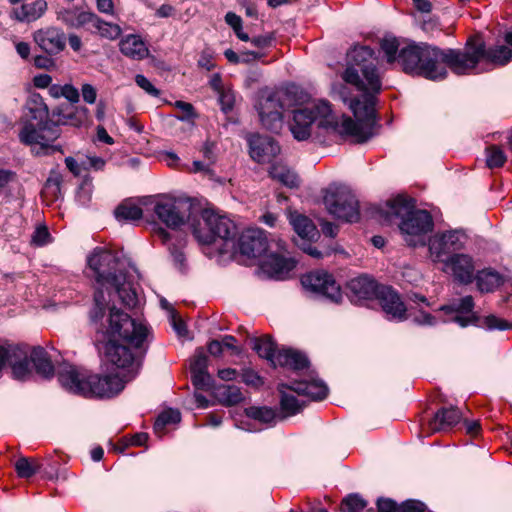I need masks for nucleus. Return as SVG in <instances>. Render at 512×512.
<instances>
[{
	"label": "nucleus",
	"instance_id": "obj_1",
	"mask_svg": "<svg viewBox=\"0 0 512 512\" xmlns=\"http://www.w3.org/2000/svg\"><path fill=\"white\" fill-rule=\"evenodd\" d=\"M342 79L363 92L361 98L348 99L344 95L345 87L340 91L341 99L348 103L357 121L344 116L339 119L327 101H319L293 112L290 130L295 139H308L315 121H318L319 127L332 129L342 136L351 137L357 143H364L373 137L376 124V94L381 91L382 84L376 67V58L370 47L355 46L349 51Z\"/></svg>",
	"mask_w": 512,
	"mask_h": 512
},
{
	"label": "nucleus",
	"instance_id": "obj_2",
	"mask_svg": "<svg viewBox=\"0 0 512 512\" xmlns=\"http://www.w3.org/2000/svg\"><path fill=\"white\" fill-rule=\"evenodd\" d=\"M105 358L113 366L124 368L133 363V349H141L148 336V328L127 313L112 307L106 330Z\"/></svg>",
	"mask_w": 512,
	"mask_h": 512
},
{
	"label": "nucleus",
	"instance_id": "obj_3",
	"mask_svg": "<svg viewBox=\"0 0 512 512\" xmlns=\"http://www.w3.org/2000/svg\"><path fill=\"white\" fill-rule=\"evenodd\" d=\"M385 220L400 219L398 227L407 245L425 246L428 234L433 230L434 222L429 212L415 209V201L399 195L386 204L383 210Z\"/></svg>",
	"mask_w": 512,
	"mask_h": 512
},
{
	"label": "nucleus",
	"instance_id": "obj_4",
	"mask_svg": "<svg viewBox=\"0 0 512 512\" xmlns=\"http://www.w3.org/2000/svg\"><path fill=\"white\" fill-rule=\"evenodd\" d=\"M57 376L66 391L84 397L110 398L120 393L125 384L119 375L92 374L67 363L59 367Z\"/></svg>",
	"mask_w": 512,
	"mask_h": 512
},
{
	"label": "nucleus",
	"instance_id": "obj_5",
	"mask_svg": "<svg viewBox=\"0 0 512 512\" xmlns=\"http://www.w3.org/2000/svg\"><path fill=\"white\" fill-rule=\"evenodd\" d=\"M443 52L444 50L426 43L409 44L400 49L399 64L405 73L429 80H441L447 76Z\"/></svg>",
	"mask_w": 512,
	"mask_h": 512
},
{
	"label": "nucleus",
	"instance_id": "obj_6",
	"mask_svg": "<svg viewBox=\"0 0 512 512\" xmlns=\"http://www.w3.org/2000/svg\"><path fill=\"white\" fill-rule=\"evenodd\" d=\"M191 227L197 241L205 245L212 244L217 239L225 243L234 241L237 235V227L231 219L208 209L202 212L201 218L196 223L193 222Z\"/></svg>",
	"mask_w": 512,
	"mask_h": 512
},
{
	"label": "nucleus",
	"instance_id": "obj_7",
	"mask_svg": "<svg viewBox=\"0 0 512 512\" xmlns=\"http://www.w3.org/2000/svg\"><path fill=\"white\" fill-rule=\"evenodd\" d=\"M289 91L263 93L256 105L262 126L272 132H279L283 126V112L292 105Z\"/></svg>",
	"mask_w": 512,
	"mask_h": 512
},
{
	"label": "nucleus",
	"instance_id": "obj_8",
	"mask_svg": "<svg viewBox=\"0 0 512 512\" xmlns=\"http://www.w3.org/2000/svg\"><path fill=\"white\" fill-rule=\"evenodd\" d=\"M323 202L332 216L347 222L358 221V200L347 187L329 186L325 191Z\"/></svg>",
	"mask_w": 512,
	"mask_h": 512
},
{
	"label": "nucleus",
	"instance_id": "obj_9",
	"mask_svg": "<svg viewBox=\"0 0 512 512\" xmlns=\"http://www.w3.org/2000/svg\"><path fill=\"white\" fill-rule=\"evenodd\" d=\"M88 266L101 288H108L124 279V273L118 268L119 259L110 251L96 248L88 257Z\"/></svg>",
	"mask_w": 512,
	"mask_h": 512
},
{
	"label": "nucleus",
	"instance_id": "obj_10",
	"mask_svg": "<svg viewBox=\"0 0 512 512\" xmlns=\"http://www.w3.org/2000/svg\"><path fill=\"white\" fill-rule=\"evenodd\" d=\"M60 136V129L52 122L26 123L19 133L20 141L27 145H38L37 153L51 154L60 151V147L52 143Z\"/></svg>",
	"mask_w": 512,
	"mask_h": 512
},
{
	"label": "nucleus",
	"instance_id": "obj_11",
	"mask_svg": "<svg viewBox=\"0 0 512 512\" xmlns=\"http://www.w3.org/2000/svg\"><path fill=\"white\" fill-rule=\"evenodd\" d=\"M10 369L14 379L25 381L32 377L33 369L29 367L28 346L0 343V374Z\"/></svg>",
	"mask_w": 512,
	"mask_h": 512
},
{
	"label": "nucleus",
	"instance_id": "obj_12",
	"mask_svg": "<svg viewBox=\"0 0 512 512\" xmlns=\"http://www.w3.org/2000/svg\"><path fill=\"white\" fill-rule=\"evenodd\" d=\"M61 18L71 27H84L91 34L98 35L107 40L117 39L122 32L119 25L106 22L91 12H80L72 18V12L65 11L62 13Z\"/></svg>",
	"mask_w": 512,
	"mask_h": 512
},
{
	"label": "nucleus",
	"instance_id": "obj_13",
	"mask_svg": "<svg viewBox=\"0 0 512 512\" xmlns=\"http://www.w3.org/2000/svg\"><path fill=\"white\" fill-rule=\"evenodd\" d=\"M443 64L449 67L455 74L463 75L474 69L484 56V44L482 42H468L463 50H444Z\"/></svg>",
	"mask_w": 512,
	"mask_h": 512
},
{
	"label": "nucleus",
	"instance_id": "obj_14",
	"mask_svg": "<svg viewBox=\"0 0 512 512\" xmlns=\"http://www.w3.org/2000/svg\"><path fill=\"white\" fill-rule=\"evenodd\" d=\"M290 224L297 237L294 238L295 245L313 258L320 259L331 254L330 250L320 251L312 246V241L318 236V230L312 220L297 212L290 213Z\"/></svg>",
	"mask_w": 512,
	"mask_h": 512
},
{
	"label": "nucleus",
	"instance_id": "obj_15",
	"mask_svg": "<svg viewBox=\"0 0 512 512\" xmlns=\"http://www.w3.org/2000/svg\"><path fill=\"white\" fill-rule=\"evenodd\" d=\"M286 243L278 239L273 241V247L267 254L261 264L264 273L277 280L285 279L295 268L296 261L285 255Z\"/></svg>",
	"mask_w": 512,
	"mask_h": 512
},
{
	"label": "nucleus",
	"instance_id": "obj_16",
	"mask_svg": "<svg viewBox=\"0 0 512 512\" xmlns=\"http://www.w3.org/2000/svg\"><path fill=\"white\" fill-rule=\"evenodd\" d=\"M302 285L305 289L321 295L332 302L339 303L342 300L340 285L326 271L317 270L308 273L302 278Z\"/></svg>",
	"mask_w": 512,
	"mask_h": 512
},
{
	"label": "nucleus",
	"instance_id": "obj_17",
	"mask_svg": "<svg viewBox=\"0 0 512 512\" xmlns=\"http://www.w3.org/2000/svg\"><path fill=\"white\" fill-rule=\"evenodd\" d=\"M273 241L268 240L262 229L249 228L240 235L238 246L242 255L248 258H260L271 250Z\"/></svg>",
	"mask_w": 512,
	"mask_h": 512
},
{
	"label": "nucleus",
	"instance_id": "obj_18",
	"mask_svg": "<svg viewBox=\"0 0 512 512\" xmlns=\"http://www.w3.org/2000/svg\"><path fill=\"white\" fill-rule=\"evenodd\" d=\"M184 204L174 198L163 196L154 203L153 211L167 227L175 229L185 221V213L182 211Z\"/></svg>",
	"mask_w": 512,
	"mask_h": 512
},
{
	"label": "nucleus",
	"instance_id": "obj_19",
	"mask_svg": "<svg viewBox=\"0 0 512 512\" xmlns=\"http://www.w3.org/2000/svg\"><path fill=\"white\" fill-rule=\"evenodd\" d=\"M443 265L442 270L450 271L454 279L461 284L467 285L473 281L475 265L470 255L454 253L446 258Z\"/></svg>",
	"mask_w": 512,
	"mask_h": 512
},
{
	"label": "nucleus",
	"instance_id": "obj_20",
	"mask_svg": "<svg viewBox=\"0 0 512 512\" xmlns=\"http://www.w3.org/2000/svg\"><path fill=\"white\" fill-rule=\"evenodd\" d=\"M33 40L37 46L48 55H57L66 46L65 33L56 27H44L33 33Z\"/></svg>",
	"mask_w": 512,
	"mask_h": 512
},
{
	"label": "nucleus",
	"instance_id": "obj_21",
	"mask_svg": "<svg viewBox=\"0 0 512 512\" xmlns=\"http://www.w3.org/2000/svg\"><path fill=\"white\" fill-rule=\"evenodd\" d=\"M248 143L249 154L258 163H271L280 153V146L270 136L251 135Z\"/></svg>",
	"mask_w": 512,
	"mask_h": 512
},
{
	"label": "nucleus",
	"instance_id": "obj_22",
	"mask_svg": "<svg viewBox=\"0 0 512 512\" xmlns=\"http://www.w3.org/2000/svg\"><path fill=\"white\" fill-rule=\"evenodd\" d=\"M379 303L386 313V315L398 321H403L407 318V308L400 296L391 287L382 286L379 290V294L376 297Z\"/></svg>",
	"mask_w": 512,
	"mask_h": 512
},
{
	"label": "nucleus",
	"instance_id": "obj_23",
	"mask_svg": "<svg viewBox=\"0 0 512 512\" xmlns=\"http://www.w3.org/2000/svg\"><path fill=\"white\" fill-rule=\"evenodd\" d=\"M474 300L472 296H465L458 303L443 305L440 310L446 314H455L451 320L461 327L476 324L478 316L474 313Z\"/></svg>",
	"mask_w": 512,
	"mask_h": 512
},
{
	"label": "nucleus",
	"instance_id": "obj_24",
	"mask_svg": "<svg viewBox=\"0 0 512 512\" xmlns=\"http://www.w3.org/2000/svg\"><path fill=\"white\" fill-rule=\"evenodd\" d=\"M89 110L85 106L60 105L52 111V116L57 117L58 126L70 125L81 127L89 120Z\"/></svg>",
	"mask_w": 512,
	"mask_h": 512
},
{
	"label": "nucleus",
	"instance_id": "obj_25",
	"mask_svg": "<svg viewBox=\"0 0 512 512\" xmlns=\"http://www.w3.org/2000/svg\"><path fill=\"white\" fill-rule=\"evenodd\" d=\"M381 286L368 276H359L347 283V290L352 301L370 300L377 297Z\"/></svg>",
	"mask_w": 512,
	"mask_h": 512
},
{
	"label": "nucleus",
	"instance_id": "obj_26",
	"mask_svg": "<svg viewBox=\"0 0 512 512\" xmlns=\"http://www.w3.org/2000/svg\"><path fill=\"white\" fill-rule=\"evenodd\" d=\"M462 419V413L456 407L441 408L427 424L426 435L431 433L448 431Z\"/></svg>",
	"mask_w": 512,
	"mask_h": 512
},
{
	"label": "nucleus",
	"instance_id": "obj_27",
	"mask_svg": "<svg viewBox=\"0 0 512 512\" xmlns=\"http://www.w3.org/2000/svg\"><path fill=\"white\" fill-rule=\"evenodd\" d=\"M29 367L33 364V368L37 375L44 379H50L54 376L55 369L52 360L47 351L40 346L33 348L28 347Z\"/></svg>",
	"mask_w": 512,
	"mask_h": 512
},
{
	"label": "nucleus",
	"instance_id": "obj_28",
	"mask_svg": "<svg viewBox=\"0 0 512 512\" xmlns=\"http://www.w3.org/2000/svg\"><path fill=\"white\" fill-rule=\"evenodd\" d=\"M47 10L45 0H35L25 3L11 11V17L21 22H32L39 19Z\"/></svg>",
	"mask_w": 512,
	"mask_h": 512
},
{
	"label": "nucleus",
	"instance_id": "obj_29",
	"mask_svg": "<svg viewBox=\"0 0 512 512\" xmlns=\"http://www.w3.org/2000/svg\"><path fill=\"white\" fill-rule=\"evenodd\" d=\"M308 360L304 354L293 349H279L276 359L273 360V366L288 367L294 370H301L307 367Z\"/></svg>",
	"mask_w": 512,
	"mask_h": 512
},
{
	"label": "nucleus",
	"instance_id": "obj_30",
	"mask_svg": "<svg viewBox=\"0 0 512 512\" xmlns=\"http://www.w3.org/2000/svg\"><path fill=\"white\" fill-rule=\"evenodd\" d=\"M290 388L297 394L308 396L313 400H322L328 393L326 384L319 379H312L310 381L301 380L295 382L294 386Z\"/></svg>",
	"mask_w": 512,
	"mask_h": 512
},
{
	"label": "nucleus",
	"instance_id": "obj_31",
	"mask_svg": "<svg viewBox=\"0 0 512 512\" xmlns=\"http://www.w3.org/2000/svg\"><path fill=\"white\" fill-rule=\"evenodd\" d=\"M120 51L127 57L141 60L148 55V48L137 35H128L119 43Z\"/></svg>",
	"mask_w": 512,
	"mask_h": 512
},
{
	"label": "nucleus",
	"instance_id": "obj_32",
	"mask_svg": "<svg viewBox=\"0 0 512 512\" xmlns=\"http://www.w3.org/2000/svg\"><path fill=\"white\" fill-rule=\"evenodd\" d=\"M475 280L479 291L488 293L494 291L503 283V276L494 269L485 268L477 272Z\"/></svg>",
	"mask_w": 512,
	"mask_h": 512
},
{
	"label": "nucleus",
	"instance_id": "obj_33",
	"mask_svg": "<svg viewBox=\"0 0 512 512\" xmlns=\"http://www.w3.org/2000/svg\"><path fill=\"white\" fill-rule=\"evenodd\" d=\"M214 397L225 406H233L243 401L241 389L235 385L222 384L214 388Z\"/></svg>",
	"mask_w": 512,
	"mask_h": 512
},
{
	"label": "nucleus",
	"instance_id": "obj_34",
	"mask_svg": "<svg viewBox=\"0 0 512 512\" xmlns=\"http://www.w3.org/2000/svg\"><path fill=\"white\" fill-rule=\"evenodd\" d=\"M269 175L289 188H297L300 180L298 175L282 163H274L269 169Z\"/></svg>",
	"mask_w": 512,
	"mask_h": 512
},
{
	"label": "nucleus",
	"instance_id": "obj_35",
	"mask_svg": "<svg viewBox=\"0 0 512 512\" xmlns=\"http://www.w3.org/2000/svg\"><path fill=\"white\" fill-rule=\"evenodd\" d=\"M250 345L260 357L267 359L273 365V360L276 359L279 349L276 348V344L270 336L265 335L259 338H251Z\"/></svg>",
	"mask_w": 512,
	"mask_h": 512
},
{
	"label": "nucleus",
	"instance_id": "obj_36",
	"mask_svg": "<svg viewBox=\"0 0 512 512\" xmlns=\"http://www.w3.org/2000/svg\"><path fill=\"white\" fill-rule=\"evenodd\" d=\"M29 116L31 119L36 120L37 123L50 122L49 109L43 98L39 94H33L29 97L26 104Z\"/></svg>",
	"mask_w": 512,
	"mask_h": 512
},
{
	"label": "nucleus",
	"instance_id": "obj_37",
	"mask_svg": "<svg viewBox=\"0 0 512 512\" xmlns=\"http://www.w3.org/2000/svg\"><path fill=\"white\" fill-rule=\"evenodd\" d=\"M423 503L417 501H406L402 505H397L391 499H379L377 507L379 512H421Z\"/></svg>",
	"mask_w": 512,
	"mask_h": 512
},
{
	"label": "nucleus",
	"instance_id": "obj_38",
	"mask_svg": "<svg viewBox=\"0 0 512 512\" xmlns=\"http://www.w3.org/2000/svg\"><path fill=\"white\" fill-rule=\"evenodd\" d=\"M429 257L434 263H443L446 259L443 257L452 253L440 234L429 239L428 242Z\"/></svg>",
	"mask_w": 512,
	"mask_h": 512
},
{
	"label": "nucleus",
	"instance_id": "obj_39",
	"mask_svg": "<svg viewBox=\"0 0 512 512\" xmlns=\"http://www.w3.org/2000/svg\"><path fill=\"white\" fill-rule=\"evenodd\" d=\"M109 287L114 288L115 292L118 294L120 301L127 307L132 308L137 304V294L132 289L130 283L126 282V275L124 274V279L120 280L117 284H111Z\"/></svg>",
	"mask_w": 512,
	"mask_h": 512
},
{
	"label": "nucleus",
	"instance_id": "obj_40",
	"mask_svg": "<svg viewBox=\"0 0 512 512\" xmlns=\"http://www.w3.org/2000/svg\"><path fill=\"white\" fill-rule=\"evenodd\" d=\"M180 420L181 414L178 410H165L157 417L154 423V431L159 437H162L165 434V428L167 425L177 424Z\"/></svg>",
	"mask_w": 512,
	"mask_h": 512
},
{
	"label": "nucleus",
	"instance_id": "obj_41",
	"mask_svg": "<svg viewBox=\"0 0 512 512\" xmlns=\"http://www.w3.org/2000/svg\"><path fill=\"white\" fill-rule=\"evenodd\" d=\"M118 221H136L143 216L142 209L130 202H123L114 211Z\"/></svg>",
	"mask_w": 512,
	"mask_h": 512
},
{
	"label": "nucleus",
	"instance_id": "obj_42",
	"mask_svg": "<svg viewBox=\"0 0 512 512\" xmlns=\"http://www.w3.org/2000/svg\"><path fill=\"white\" fill-rule=\"evenodd\" d=\"M482 58L497 65H505L512 59V51L507 46L501 45L488 50L484 49Z\"/></svg>",
	"mask_w": 512,
	"mask_h": 512
},
{
	"label": "nucleus",
	"instance_id": "obj_43",
	"mask_svg": "<svg viewBox=\"0 0 512 512\" xmlns=\"http://www.w3.org/2000/svg\"><path fill=\"white\" fill-rule=\"evenodd\" d=\"M486 153V165L488 168H499L502 167L507 157L503 149L498 145H490L485 150Z\"/></svg>",
	"mask_w": 512,
	"mask_h": 512
},
{
	"label": "nucleus",
	"instance_id": "obj_44",
	"mask_svg": "<svg viewBox=\"0 0 512 512\" xmlns=\"http://www.w3.org/2000/svg\"><path fill=\"white\" fill-rule=\"evenodd\" d=\"M40 465L35 459L21 457L15 463L17 475L21 478H30L39 470Z\"/></svg>",
	"mask_w": 512,
	"mask_h": 512
},
{
	"label": "nucleus",
	"instance_id": "obj_45",
	"mask_svg": "<svg viewBox=\"0 0 512 512\" xmlns=\"http://www.w3.org/2000/svg\"><path fill=\"white\" fill-rule=\"evenodd\" d=\"M249 418L257 420L262 423L270 424L276 418V413L273 409L268 407H249L245 410Z\"/></svg>",
	"mask_w": 512,
	"mask_h": 512
},
{
	"label": "nucleus",
	"instance_id": "obj_46",
	"mask_svg": "<svg viewBox=\"0 0 512 512\" xmlns=\"http://www.w3.org/2000/svg\"><path fill=\"white\" fill-rule=\"evenodd\" d=\"M281 409L285 416H292L299 413L302 409V403L292 394L282 392L281 396Z\"/></svg>",
	"mask_w": 512,
	"mask_h": 512
},
{
	"label": "nucleus",
	"instance_id": "obj_47",
	"mask_svg": "<svg viewBox=\"0 0 512 512\" xmlns=\"http://www.w3.org/2000/svg\"><path fill=\"white\" fill-rule=\"evenodd\" d=\"M62 175L55 170H52L46 180L44 186V193L50 195L52 198H58L61 191Z\"/></svg>",
	"mask_w": 512,
	"mask_h": 512
},
{
	"label": "nucleus",
	"instance_id": "obj_48",
	"mask_svg": "<svg viewBox=\"0 0 512 512\" xmlns=\"http://www.w3.org/2000/svg\"><path fill=\"white\" fill-rule=\"evenodd\" d=\"M381 49L383 50L387 61L393 63L396 60L399 62V42L396 38H385L381 42Z\"/></svg>",
	"mask_w": 512,
	"mask_h": 512
},
{
	"label": "nucleus",
	"instance_id": "obj_49",
	"mask_svg": "<svg viewBox=\"0 0 512 512\" xmlns=\"http://www.w3.org/2000/svg\"><path fill=\"white\" fill-rule=\"evenodd\" d=\"M106 299L102 289H97L94 294V309L91 312V318L93 321H98L104 315L106 308Z\"/></svg>",
	"mask_w": 512,
	"mask_h": 512
},
{
	"label": "nucleus",
	"instance_id": "obj_50",
	"mask_svg": "<svg viewBox=\"0 0 512 512\" xmlns=\"http://www.w3.org/2000/svg\"><path fill=\"white\" fill-rule=\"evenodd\" d=\"M208 356L203 349H197L190 363L191 372L207 371Z\"/></svg>",
	"mask_w": 512,
	"mask_h": 512
},
{
	"label": "nucleus",
	"instance_id": "obj_51",
	"mask_svg": "<svg viewBox=\"0 0 512 512\" xmlns=\"http://www.w3.org/2000/svg\"><path fill=\"white\" fill-rule=\"evenodd\" d=\"M192 383L196 389L209 390L212 384V377L207 371L191 372Z\"/></svg>",
	"mask_w": 512,
	"mask_h": 512
},
{
	"label": "nucleus",
	"instance_id": "obj_52",
	"mask_svg": "<svg viewBox=\"0 0 512 512\" xmlns=\"http://www.w3.org/2000/svg\"><path fill=\"white\" fill-rule=\"evenodd\" d=\"M440 235L445 241L446 246L449 247L452 252L460 250L463 247V242L461 241L463 235L459 232L450 231Z\"/></svg>",
	"mask_w": 512,
	"mask_h": 512
},
{
	"label": "nucleus",
	"instance_id": "obj_53",
	"mask_svg": "<svg viewBox=\"0 0 512 512\" xmlns=\"http://www.w3.org/2000/svg\"><path fill=\"white\" fill-rule=\"evenodd\" d=\"M148 440V434L141 432L133 435L129 439H123L121 442V446H117L115 449L119 452H123L128 446H142Z\"/></svg>",
	"mask_w": 512,
	"mask_h": 512
},
{
	"label": "nucleus",
	"instance_id": "obj_54",
	"mask_svg": "<svg viewBox=\"0 0 512 512\" xmlns=\"http://www.w3.org/2000/svg\"><path fill=\"white\" fill-rule=\"evenodd\" d=\"M219 101L222 107V110L228 112L233 109L235 103V94L230 88H224L222 91L218 93Z\"/></svg>",
	"mask_w": 512,
	"mask_h": 512
},
{
	"label": "nucleus",
	"instance_id": "obj_55",
	"mask_svg": "<svg viewBox=\"0 0 512 512\" xmlns=\"http://www.w3.org/2000/svg\"><path fill=\"white\" fill-rule=\"evenodd\" d=\"M174 105L181 112V114L177 116L181 121H188L197 116L194 107L188 102L176 101Z\"/></svg>",
	"mask_w": 512,
	"mask_h": 512
},
{
	"label": "nucleus",
	"instance_id": "obj_56",
	"mask_svg": "<svg viewBox=\"0 0 512 512\" xmlns=\"http://www.w3.org/2000/svg\"><path fill=\"white\" fill-rule=\"evenodd\" d=\"M484 325L489 329L507 330L512 328V324L506 320L498 318L495 315H489L484 318Z\"/></svg>",
	"mask_w": 512,
	"mask_h": 512
},
{
	"label": "nucleus",
	"instance_id": "obj_57",
	"mask_svg": "<svg viewBox=\"0 0 512 512\" xmlns=\"http://www.w3.org/2000/svg\"><path fill=\"white\" fill-rule=\"evenodd\" d=\"M136 84L142 88L149 95L157 97L160 94V91L144 76V75H136L135 77Z\"/></svg>",
	"mask_w": 512,
	"mask_h": 512
},
{
	"label": "nucleus",
	"instance_id": "obj_58",
	"mask_svg": "<svg viewBox=\"0 0 512 512\" xmlns=\"http://www.w3.org/2000/svg\"><path fill=\"white\" fill-rule=\"evenodd\" d=\"M201 152L203 154L204 159H206L210 164H214L216 162V143L211 140H206L201 148Z\"/></svg>",
	"mask_w": 512,
	"mask_h": 512
},
{
	"label": "nucleus",
	"instance_id": "obj_59",
	"mask_svg": "<svg viewBox=\"0 0 512 512\" xmlns=\"http://www.w3.org/2000/svg\"><path fill=\"white\" fill-rule=\"evenodd\" d=\"M197 63L199 67L204 68L207 71L213 70L216 66L213 60V54L208 49L201 52Z\"/></svg>",
	"mask_w": 512,
	"mask_h": 512
},
{
	"label": "nucleus",
	"instance_id": "obj_60",
	"mask_svg": "<svg viewBox=\"0 0 512 512\" xmlns=\"http://www.w3.org/2000/svg\"><path fill=\"white\" fill-rule=\"evenodd\" d=\"M242 381L247 385L259 387L263 384L261 377L251 369H245L242 372Z\"/></svg>",
	"mask_w": 512,
	"mask_h": 512
},
{
	"label": "nucleus",
	"instance_id": "obj_61",
	"mask_svg": "<svg viewBox=\"0 0 512 512\" xmlns=\"http://www.w3.org/2000/svg\"><path fill=\"white\" fill-rule=\"evenodd\" d=\"M170 321L174 330L179 336H185L187 334L186 325L177 314L175 309H171Z\"/></svg>",
	"mask_w": 512,
	"mask_h": 512
},
{
	"label": "nucleus",
	"instance_id": "obj_62",
	"mask_svg": "<svg viewBox=\"0 0 512 512\" xmlns=\"http://www.w3.org/2000/svg\"><path fill=\"white\" fill-rule=\"evenodd\" d=\"M50 233L46 227H39L32 236V242L38 246H43L49 242Z\"/></svg>",
	"mask_w": 512,
	"mask_h": 512
},
{
	"label": "nucleus",
	"instance_id": "obj_63",
	"mask_svg": "<svg viewBox=\"0 0 512 512\" xmlns=\"http://www.w3.org/2000/svg\"><path fill=\"white\" fill-rule=\"evenodd\" d=\"M62 97L66 98L71 104L79 102L80 94L77 88L71 84L63 85Z\"/></svg>",
	"mask_w": 512,
	"mask_h": 512
},
{
	"label": "nucleus",
	"instance_id": "obj_64",
	"mask_svg": "<svg viewBox=\"0 0 512 512\" xmlns=\"http://www.w3.org/2000/svg\"><path fill=\"white\" fill-rule=\"evenodd\" d=\"M83 100L88 104H94L97 98V91L91 84H83L81 88Z\"/></svg>",
	"mask_w": 512,
	"mask_h": 512
}]
</instances>
